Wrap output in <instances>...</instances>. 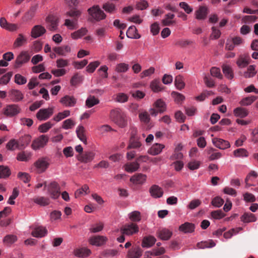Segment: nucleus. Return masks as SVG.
<instances>
[{"instance_id": "nucleus-10", "label": "nucleus", "mask_w": 258, "mask_h": 258, "mask_svg": "<svg viewBox=\"0 0 258 258\" xmlns=\"http://www.w3.org/2000/svg\"><path fill=\"white\" fill-rule=\"evenodd\" d=\"M212 143L216 147L221 150H225L230 147V144L228 141L220 138H213Z\"/></svg>"}, {"instance_id": "nucleus-43", "label": "nucleus", "mask_w": 258, "mask_h": 258, "mask_svg": "<svg viewBox=\"0 0 258 258\" xmlns=\"http://www.w3.org/2000/svg\"><path fill=\"white\" fill-rule=\"evenodd\" d=\"M70 115V111L68 110H64L62 112H60L58 113L56 115H55L53 120L56 122H59L62 119L67 117Z\"/></svg>"}, {"instance_id": "nucleus-13", "label": "nucleus", "mask_w": 258, "mask_h": 258, "mask_svg": "<svg viewBox=\"0 0 258 258\" xmlns=\"http://www.w3.org/2000/svg\"><path fill=\"white\" fill-rule=\"evenodd\" d=\"M31 136L29 135H25L19 139L18 141V149L22 150L25 149L31 140Z\"/></svg>"}, {"instance_id": "nucleus-23", "label": "nucleus", "mask_w": 258, "mask_h": 258, "mask_svg": "<svg viewBox=\"0 0 258 258\" xmlns=\"http://www.w3.org/2000/svg\"><path fill=\"white\" fill-rule=\"evenodd\" d=\"M158 233L161 239L167 240L171 237L172 231L168 229L162 228L158 231Z\"/></svg>"}, {"instance_id": "nucleus-55", "label": "nucleus", "mask_w": 258, "mask_h": 258, "mask_svg": "<svg viewBox=\"0 0 258 258\" xmlns=\"http://www.w3.org/2000/svg\"><path fill=\"white\" fill-rule=\"evenodd\" d=\"M100 63V62L97 60L90 62L86 67L87 72L89 73H93Z\"/></svg>"}, {"instance_id": "nucleus-2", "label": "nucleus", "mask_w": 258, "mask_h": 258, "mask_svg": "<svg viewBox=\"0 0 258 258\" xmlns=\"http://www.w3.org/2000/svg\"><path fill=\"white\" fill-rule=\"evenodd\" d=\"M21 111L20 106L16 104H7L2 110L3 115L8 118L14 117L18 115Z\"/></svg>"}, {"instance_id": "nucleus-20", "label": "nucleus", "mask_w": 258, "mask_h": 258, "mask_svg": "<svg viewBox=\"0 0 258 258\" xmlns=\"http://www.w3.org/2000/svg\"><path fill=\"white\" fill-rule=\"evenodd\" d=\"M46 22L47 23L48 29L49 30L54 31L57 29L58 21L56 18L53 16H48L46 18Z\"/></svg>"}, {"instance_id": "nucleus-63", "label": "nucleus", "mask_w": 258, "mask_h": 258, "mask_svg": "<svg viewBox=\"0 0 258 258\" xmlns=\"http://www.w3.org/2000/svg\"><path fill=\"white\" fill-rule=\"evenodd\" d=\"M15 82L18 85H23L27 82V79L20 74H16L15 76Z\"/></svg>"}, {"instance_id": "nucleus-58", "label": "nucleus", "mask_w": 258, "mask_h": 258, "mask_svg": "<svg viewBox=\"0 0 258 258\" xmlns=\"http://www.w3.org/2000/svg\"><path fill=\"white\" fill-rule=\"evenodd\" d=\"M8 150L14 151L16 149H18V144L17 140L12 139L10 140L6 145Z\"/></svg>"}, {"instance_id": "nucleus-27", "label": "nucleus", "mask_w": 258, "mask_h": 258, "mask_svg": "<svg viewBox=\"0 0 258 258\" xmlns=\"http://www.w3.org/2000/svg\"><path fill=\"white\" fill-rule=\"evenodd\" d=\"M153 106L158 110L160 113H162L166 110V104L161 99H157L153 104Z\"/></svg>"}, {"instance_id": "nucleus-56", "label": "nucleus", "mask_w": 258, "mask_h": 258, "mask_svg": "<svg viewBox=\"0 0 258 258\" xmlns=\"http://www.w3.org/2000/svg\"><path fill=\"white\" fill-rule=\"evenodd\" d=\"M129 69V66L125 63H120L116 65L115 71L117 73H125Z\"/></svg>"}, {"instance_id": "nucleus-35", "label": "nucleus", "mask_w": 258, "mask_h": 258, "mask_svg": "<svg viewBox=\"0 0 258 258\" xmlns=\"http://www.w3.org/2000/svg\"><path fill=\"white\" fill-rule=\"evenodd\" d=\"M27 42V39L22 34H19L14 43V47H19Z\"/></svg>"}, {"instance_id": "nucleus-17", "label": "nucleus", "mask_w": 258, "mask_h": 258, "mask_svg": "<svg viewBox=\"0 0 258 258\" xmlns=\"http://www.w3.org/2000/svg\"><path fill=\"white\" fill-rule=\"evenodd\" d=\"M47 233V230L43 226H38L34 229L31 234L37 238H41L45 236Z\"/></svg>"}, {"instance_id": "nucleus-30", "label": "nucleus", "mask_w": 258, "mask_h": 258, "mask_svg": "<svg viewBox=\"0 0 258 258\" xmlns=\"http://www.w3.org/2000/svg\"><path fill=\"white\" fill-rule=\"evenodd\" d=\"M126 36L128 38L132 39H138L140 37V35L137 32V30L135 26H130L126 31Z\"/></svg>"}, {"instance_id": "nucleus-39", "label": "nucleus", "mask_w": 258, "mask_h": 258, "mask_svg": "<svg viewBox=\"0 0 258 258\" xmlns=\"http://www.w3.org/2000/svg\"><path fill=\"white\" fill-rule=\"evenodd\" d=\"M99 103V100L94 96L90 95L86 99L85 105L87 108H91Z\"/></svg>"}, {"instance_id": "nucleus-64", "label": "nucleus", "mask_w": 258, "mask_h": 258, "mask_svg": "<svg viewBox=\"0 0 258 258\" xmlns=\"http://www.w3.org/2000/svg\"><path fill=\"white\" fill-rule=\"evenodd\" d=\"M97 130L100 134L103 135L106 133L111 131L112 130V128L110 126L105 124L98 126L97 128Z\"/></svg>"}, {"instance_id": "nucleus-16", "label": "nucleus", "mask_w": 258, "mask_h": 258, "mask_svg": "<svg viewBox=\"0 0 258 258\" xmlns=\"http://www.w3.org/2000/svg\"><path fill=\"white\" fill-rule=\"evenodd\" d=\"M107 238L103 236H93L89 239V242L91 244L97 246H101L104 244Z\"/></svg>"}, {"instance_id": "nucleus-7", "label": "nucleus", "mask_w": 258, "mask_h": 258, "mask_svg": "<svg viewBox=\"0 0 258 258\" xmlns=\"http://www.w3.org/2000/svg\"><path fill=\"white\" fill-rule=\"evenodd\" d=\"M122 234L132 235L139 232V227L136 224L130 223L123 225L120 229Z\"/></svg>"}, {"instance_id": "nucleus-46", "label": "nucleus", "mask_w": 258, "mask_h": 258, "mask_svg": "<svg viewBox=\"0 0 258 258\" xmlns=\"http://www.w3.org/2000/svg\"><path fill=\"white\" fill-rule=\"evenodd\" d=\"M233 155L238 158L247 157L248 156V152L244 148H239L233 151Z\"/></svg>"}, {"instance_id": "nucleus-40", "label": "nucleus", "mask_w": 258, "mask_h": 258, "mask_svg": "<svg viewBox=\"0 0 258 258\" xmlns=\"http://www.w3.org/2000/svg\"><path fill=\"white\" fill-rule=\"evenodd\" d=\"M256 74L255 66L250 65L247 68V70L243 73V76L245 78H250L254 77Z\"/></svg>"}, {"instance_id": "nucleus-50", "label": "nucleus", "mask_w": 258, "mask_h": 258, "mask_svg": "<svg viewBox=\"0 0 258 258\" xmlns=\"http://www.w3.org/2000/svg\"><path fill=\"white\" fill-rule=\"evenodd\" d=\"M17 240V237L13 234H9L6 235L3 239V242L5 244L10 245L14 243Z\"/></svg>"}, {"instance_id": "nucleus-53", "label": "nucleus", "mask_w": 258, "mask_h": 258, "mask_svg": "<svg viewBox=\"0 0 258 258\" xmlns=\"http://www.w3.org/2000/svg\"><path fill=\"white\" fill-rule=\"evenodd\" d=\"M81 14L82 11L81 10L74 8H72L67 13V16L73 18V19L77 18V19L81 16Z\"/></svg>"}, {"instance_id": "nucleus-26", "label": "nucleus", "mask_w": 258, "mask_h": 258, "mask_svg": "<svg viewBox=\"0 0 258 258\" xmlns=\"http://www.w3.org/2000/svg\"><path fill=\"white\" fill-rule=\"evenodd\" d=\"M140 167V165L138 161L128 163L124 165V169L125 171L128 173H132L138 170Z\"/></svg>"}, {"instance_id": "nucleus-41", "label": "nucleus", "mask_w": 258, "mask_h": 258, "mask_svg": "<svg viewBox=\"0 0 258 258\" xmlns=\"http://www.w3.org/2000/svg\"><path fill=\"white\" fill-rule=\"evenodd\" d=\"M156 242V239L153 236H149L143 239L142 245L143 247H151Z\"/></svg>"}, {"instance_id": "nucleus-62", "label": "nucleus", "mask_w": 258, "mask_h": 258, "mask_svg": "<svg viewBox=\"0 0 258 258\" xmlns=\"http://www.w3.org/2000/svg\"><path fill=\"white\" fill-rule=\"evenodd\" d=\"M115 101L119 103H124L128 100V96L123 93H119L116 95Z\"/></svg>"}, {"instance_id": "nucleus-34", "label": "nucleus", "mask_w": 258, "mask_h": 258, "mask_svg": "<svg viewBox=\"0 0 258 258\" xmlns=\"http://www.w3.org/2000/svg\"><path fill=\"white\" fill-rule=\"evenodd\" d=\"M142 254V251L140 248L135 247L128 251V258H139Z\"/></svg>"}, {"instance_id": "nucleus-21", "label": "nucleus", "mask_w": 258, "mask_h": 258, "mask_svg": "<svg viewBox=\"0 0 258 258\" xmlns=\"http://www.w3.org/2000/svg\"><path fill=\"white\" fill-rule=\"evenodd\" d=\"M30 56L26 51L22 52L17 57L16 63L18 65H21L29 61Z\"/></svg>"}, {"instance_id": "nucleus-36", "label": "nucleus", "mask_w": 258, "mask_h": 258, "mask_svg": "<svg viewBox=\"0 0 258 258\" xmlns=\"http://www.w3.org/2000/svg\"><path fill=\"white\" fill-rule=\"evenodd\" d=\"M207 15V9L205 7H201L195 12L196 18L198 20L205 19Z\"/></svg>"}, {"instance_id": "nucleus-9", "label": "nucleus", "mask_w": 258, "mask_h": 258, "mask_svg": "<svg viewBox=\"0 0 258 258\" xmlns=\"http://www.w3.org/2000/svg\"><path fill=\"white\" fill-rule=\"evenodd\" d=\"M147 180V175L143 173H137L130 178V181L135 185H143Z\"/></svg>"}, {"instance_id": "nucleus-29", "label": "nucleus", "mask_w": 258, "mask_h": 258, "mask_svg": "<svg viewBox=\"0 0 258 258\" xmlns=\"http://www.w3.org/2000/svg\"><path fill=\"white\" fill-rule=\"evenodd\" d=\"M151 89L155 93H158L161 91L163 87L159 80H154L150 85Z\"/></svg>"}, {"instance_id": "nucleus-25", "label": "nucleus", "mask_w": 258, "mask_h": 258, "mask_svg": "<svg viewBox=\"0 0 258 258\" xmlns=\"http://www.w3.org/2000/svg\"><path fill=\"white\" fill-rule=\"evenodd\" d=\"M53 50L54 52L60 55L66 56L67 53L71 52V49L69 45H65L59 47H55L53 48Z\"/></svg>"}, {"instance_id": "nucleus-4", "label": "nucleus", "mask_w": 258, "mask_h": 258, "mask_svg": "<svg viewBox=\"0 0 258 258\" xmlns=\"http://www.w3.org/2000/svg\"><path fill=\"white\" fill-rule=\"evenodd\" d=\"M89 14L96 21H100L105 18L106 15L99 6L94 5L88 10Z\"/></svg>"}, {"instance_id": "nucleus-3", "label": "nucleus", "mask_w": 258, "mask_h": 258, "mask_svg": "<svg viewBox=\"0 0 258 258\" xmlns=\"http://www.w3.org/2000/svg\"><path fill=\"white\" fill-rule=\"evenodd\" d=\"M45 188L46 189L48 194L53 199H57L60 195V187L56 181H51L48 184L45 182Z\"/></svg>"}, {"instance_id": "nucleus-6", "label": "nucleus", "mask_w": 258, "mask_h": 258, "mask_svg": "<svg viewBox=\"0 0 258 258\" xmlns=\"http://www.w3.org/2000/svg\"><path fill=\"white\" fill-rule=\"evenodd\" d=\"M48 141V138L47 136L41 135L33 141L31 145L32 148L34 150H37L43 148L46 145Z\"/></svg>"}, {"instance_id": "nucleus-42", "label": "nucleus", "mask_w": 258, "mask_h": 258, "mask_svg": "<svg viewBox=\"0 0 258 258\" xmlns=\"http://www.w3.org/2000/svg\"><path fill=\"white\" fill-rule=\"evenodd\" d=\"M175 15L173 14L168 13L165 15V18L162 20V23L165 26H171L175 23L173 18Z\"/></svg>"}, {"instance_id": "nucleus-33", "label": "nucleus", "mask_w": 258, "mask_h": 258, "mask_svg": "<svg viewBox=\"0 0 258 258\" xmlns=\"http://www.w3.org/2000/svg\"><path fill=\"white\" fill-rule=\"evenodd\" d=\"M88 32L85 28H81L77 31H76L71 34V37L73 39H78L85 36Z\"/></svg>"}, {"instance_id": "nucleus-28", "label": "nucleus", "mask_w": 258, "mask_h": 258, "mask_svg": "<svg viewBox=\"0 0 258 258\" xmlns=\"http://www.w3.org/2000/svg\"><path fill=\"white\" fill-rule=\"evenodd\" d=\"M33 202L40 206H45L49 204L50 200L48 198L38 196L33 199Z\"/></svg>"}, {"instance_id": "nucleus-12", "label": "nucleus", "mask_w": 258, "mask_h": 258, "mask_svg": "<svg viewBox=\"0 0 258 258\" xmlns=\"http://www.w3.org/2000/svg\"><path fill=\"white\" fill-rule=\"evenodd\" d=\"M46 32L45 28L39 25L34 26L31 30V36L37 38L43 35Z\"/></svg>"}, {"instance_id": "nucleus-61", "label": "nucleus", "mask_w": 258, "mask_h": 258, "mask_svg": "<svg viewBox=\"0 0 258 258\" xmlns=\"http://www.w3.org/2000/svg\"><path fill=\"white\" fill-rule=\"evenodd\" d=\"M18 177L25 183H28L30 180V175L26 172H20L18 173Z\"/></svg>"}, {"instance_id": "nucleus-1", "label": "nucleus", "mask_w": 258, "mask_h": 258, "mask_svg": "<svg viewBox=\"0 0 258 258\" xmlns=\"http://www.w3.org/2000/svg\"><path fill=\"white\" fill-rule=\"evenodd\" d=\"M112 120L119 127L123 128L127 125L126 115L119 109L112 110L110 112Z\"/></svg>"}, {"instance_id": "nucleus-47", "label": "nucleus", "mask_w": 258, "mask_h": 258, "mask_svg": "<svg viewBox=\"0 0 258 258\" xmlns=\"http://www.w3.org/2000/svg\"><path fill=\"white\" fill-rule=\"evenodd\" d=\"M242 230L241 227H238L235 228H232L227 232L224 233V237L226 239H229L231 238L233 235L238 234L241 230Z\"/></svg>"}, {"instance_id": "nucleus-54", "label": "nucleus", "mask_w": 258, "mask_h": 258, "mask_svg": "<svg viewBox=\"0 0 258 258\" xmlns=\"http://www.w3.org/2000/svg\"><path fill=\"white\" fill-rule=\"evenodd\" d=\"M216 245V243L213 240L202 242L198 244V247L199 248L204 249L206 248H212Z\"/></svg>"}, {"instance_id": "nucleus-52", "label": "nucleus", "mask_w": 258, "mask_h": 258, "mask_svg": "<svg viewBox=\"0 0 258 258\" xmlns=\"http://www.w3.org/2000/svg\"><path fill=\"white\" fill-rule=\"evenodd\" d=\"M89 188L87 185H84L81 188L77 190L75 192L76 198L79 197L80 195H85L89 192Z\"/></svg>"}, {"instance_id": "nucleus-5", "label": "nucleus", "mask_w": 258, "mask_h": 258, "mask_svg": "<svg viewBox=\"0 0 258 258\" xmlns=\"http://www.w3.org/2000/svg\"><path fill=\"white\" fill-rule=\"evenodd\" d=\"M49 165V160L47 158H40L34 163V170L38 173H43L47 169Z\"/></svg>"}, {"instance_id": "nucleus-8", "label": "nucleus", "mask_w": 258, "mask_h": 258, "mask_svg": "<svg viewBox=\"0 0 258 258\" xmlns=\"http://www.w3.org/2000/svg\"><path fill=\"white\" fill-rule=\"evenodd\" d=\"M54 107L40 109L36 114V117L39 120H45L49 118L53 113Z\"/></svg>"}, {"instance_id": "nucleus-49", "label": "nucleus", "mask_w": 258, "mask_h": 258, "mask_svg": "<svg viewBox=\"0 0 258 258\" xmlns=\"http://www.w3.org/2000/svg\"><path fill=\"white\" fill-rule=\"evenodd\" d=\"M175 85L177 89L181 90L185 86L183 77L181 75H178L175 79Z\"/></svg>"}, {"instance_id": "nucleus-15", "label": "nucleus", "mask_w": 258, "mask_h": 258, "mask_svg": "<svg viewBox=\"0 0 258 258\" xmlns=\"http://www.w3.org/2000/svg\"><path fill=\"white\" fill-rule=\"evenodd\" d=\"M151 196L154 198H159L162 197L163 191L161 187L156 184L153 185L149 189Z\"/></svg>"}, {"instance_id": "nucleus-60", "label": "nucleus", "mask_w": 258, "mask_h": 258, "mask_svg": "<svg viewBox=\"0 0 258 258\" xmlns=\"http://www.w3.org/2000/svg\"><path fill=\"white\" fill-rule=\"evenodd\" d=\"M214 93L211 91H205L201 93L200 95L196 97V99L198 101H203L205 100L209 96L213 94Z\"/></svg>"}, {"instance_id": "nucleus-31", "label": "nucleus", "mask_w": 258, "mask_h": 258, "mask_svg": "<svg viewBox=\"0 0 258 258\" xmlns=\"http://www.w3.org/2000/svg\"><path fill=\"white\" fill-rule=\"evenodd\" d=\"M234 115L239 118H244L248 114V110L242 107H237L233 110Z\"/></svg>"}, {"instance_id": "nucleus-22", "label": "nucleus", "mask_w": 258, "mask_h": 258, "mask_svg": "<svg viewBox=\"0 0 258 258\" xmlns=\"http://www.w3.org/2000/svg\"><path fill=\"white\" fill-rule=\"evenodd\" d=\"M164 147L165 146L163 144L158 143L154 144L148 150V153L152 155H157L161 152Z\"/></svg>"}, {"instance_id": "nucleus-32", "label": "nucleus", "mask_w": 258, "mask_h": 258, "mask_svg": "<svg viewBox=\"0 0 258 258\" xmlns=\"http://www.w3.org/2000/svg\"><path fill=\"white\" fill-rule=\"evenodd\" d=\"M91 253V250L87 248H81L77 249L74 251V254L78 257H85Z\"/></svg>"}, {"instance_id": "nucleus-37", "label": "nucleus", "mask_w": 258, "mask_h": 258, "mask_svg": "<svg viewBox=\"0 0 258 258\" xmlns=\"http://www.w3.org/2000/svg\"><path fill=\"white\" fill-rule=\"evenodd\" d=\"M241 220L244 223L255 222L256 218L255 215L251 213H245L241 217Z\"/></svg>"}, {"instance_id": "nucleus-11", "label": "nucleus", "mask_w": 258, "mask_h": 258, "mask_svg": "<svg viewBox=\"0 0 258 258\" xmlns=\"http://www.w3.org/2000/svg\"><path fill=\"white\" fill-rule=\"evenodd\" d=\"M9 97L12 101L18 102L23 99L24 94L19 90L11 89L9 91Z\"/></svg>"}, {"instance_id": "nucleus-18", "label": "nucleus", "mask_w": 258, "mask_h": 258, "mask_svg": "<svg viewBox=\"0 0 258 258\" xmlns=\"http://www.w3.org/2000/svg\"><path fill=\"white\" fill-rule=\"evenodd\" d=\"M78 138L85 145L87 144V137L85 135V129L81 125H79L76 131Z\"/></svg>"}, {"instance_id": "nucleus-24", "label": "nucleus", "mask_w": 258, "mask_h": 258, "mask_svg": "<svg viewBox=\"0 0 258 258\" xmlns=\"http://www.w3.org/2000/svg\"><path fill=\"white\" fill-rule=\"evenodd\" d=\"M64 25L69 30H75L78 27V20L77 18L67 19L65 20Z\"/></svg>"}, {"instance_id": "nucleus-48", "label": "nucleus", "mask_w": 258, "mask_h": 258, "mask_svg": "<svg viewBox=\"0 0 258 258\" xmlns=\"http://www.w3.org/2000/svg\"><path fill=\"white\" fill-rule=\"evenodd\" d=\"M222 70L225 77L228 79H232L233 78V74L230 66L227 64H223Z\"/></svg>"}, {"instance_id": "nucleus-19", "label": "nucleus", "mask_w": 258, "mask_h": 258, "mask_svg": "<svg viewBox=\"0 0 258 258\" xmlns=\"http://www.w3.org/2000/svg\"><path fill=\"white\" fill-rule=\"evenodd\" d=\"M250 58L247 55H241L237 59L236 64L240 68L246 67L250 63Z\"/></svg>"}, {"instance_id": "nucleus-38", "label": "nucleus", "mask_w": 258, "mask_h": 258, "mask_svg": "<svg viewBox=\"0 0 258 258\" xmlns=\"http://www.w3.org/2000/svg\"><path fill=\"white\" fill-rule=\"evenodd\" d=\"M195 230V225L191 223L188 222L182 224L179 227V230L183 232L184 233H191Z\"/></svg>"}, {"instance_id": "nucleus-59", "label": "nucleus", "mask_w": 258, "mask_h": 258, "mask_svg": "<svg viewBox=\"0 0 258 258\" xmlns=\"http://www.w3.org/2000/svg\"><path fill=\"white\" fill-rule=\"evenodd\" d=\"M69 65V60L63 58L58 59L56 61V66L58 68L63 69Z\"/></svg>"}, {"instance_id": "nucleus-51", "label": "nucleus", "mask_w": 258, "mask_h": 258, "mask_svg": "<svg viewBox=\"0 0 258 258\" xmlns=\"http://www.w3.org/2000/svg\"><path fill=\"white\" fill-rule=\"evenodd\" d=\"M130 219L133 222H139L141 219V213L139 211H134L128 214Z\"/></svg>"}, {"instance_id": "nucleus-44", "label": "nucleus", "mask_w": 258, "mask_h": 258, "mask_svg": "<svg viewBox=\"0 0 258 258\" xmlns=\"http://www.w3.org/2000/svg\"><path fill=\"white\" fill-rule=\"evenodd\" d=\"M256 99L257 97L255 96H248L243 98L239 103L242 106H248L251 104Z\"/></svg>"}, {"instance_id": "nucleus-14", "label": "nucleus", "mask_w": 258, "mask_h": 258, "mask_svg": "<svg viewBox=\"0 0 258 258\" xmlns=\"http://www.w3.org/2000/svg\"><path fill=\"white\" fill-rule=\"evenodd\" d=\"M60 102L66 107H73L77 102V99L74 97L66 95L60 100Z\"/></svg>"}, {"instance_id": "nucleus-45", "label": "nucleus", "mask_w": 258, "mask_h": 258, "mask_svg": "<svg viewBox=\"0 0 258 258\" xmlns=\"http://www.w3.org/2000/svg\"><path fill=\"white\" fill-rule=\"evenodd\" d=\"M11 174V170L8 166L0 165V178H6Z\"/></svg>"}, {"instance_id": "nucleus-57", "label": "nucleus", "mask_w": 258, "mask_h": 258, "mask_svg": "<svg viewBox=\"0 0 258 258\" xmlns=\"http://www.w3.org/2000/svg\"><path fill=\"white\" fill-rule=\"evenodd\" d=\"M53 126L50 121H47L39 126L38 130L40 133H44L47 132Z\"/></svg>"}]
</instances>
